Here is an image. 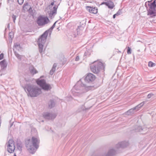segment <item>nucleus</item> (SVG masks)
<instances>
[{"instance_id":"nucleus-3","label":"nucleus","mask_w":156,"mask_h":156,"mask_svg":"<svg viewBox=\"0 0 156 156\" xmlns=\"http://www.w3.org/2000/svg\"><path fill=\"white\" fill-rule=\"evenodd\" d=\"M25 89L28 92V95L31 97H37L42 93L41 89L37 86L30 84L27 85Z\"/></svg>"},{"instance_id":"nucleus-26","label":"nucleus","mask_w":156,"mask_h":156,"mask_svg":"<svg viewBox=\"0 0 156 156\" xmlns=\"http://www.w3.org/2000/svg\"><path fill=\"white\" fill-rule=\"evenodd\" d=\"M14 48L17 50H19L20 48V45L18 44L15 43L14 44Z\"/></svg>"},{"instance_id":"nucleus-40","label":"nucleus","mask_w":156,"mask_h":156,"mask_svg":"<svg viewBox=\"0 0 156 156\" xmlns=\"http://www.w3.org/2000/svg\"><path fill=\"white\" fill-rule=\"evenodd\" d=\"M79 59H80V58H79V56H77L76 58L75 61H78L79 60Z\"/></svg>"},{"instance_id":"nucleus-45","label":"nucleus","mask_w":156,"mask_h":156,"mask_svg":"<svg viewBox=\"0 0 156 156\" xmlns=\"http://www.w3.org/2000/svg\"><path fill=\"white\" fill-rule=\"evenodd\" d=\"M14 50H15V49H14H14H13V51H14Z\"/></svg>"},{"instance_id":"nucleus-34","label":"nucleus","mask_w":156,"mask_h":156,"mask_svg":"<svg viewBox=\"0 0 156 156\" xmlns=\"http://www.w3.org/2000/svg\"><path fill=\"white\" fill-rule=\"evenodd\" d=\"M24 0H18V2L20 5H22L23 2Z\"/></svg>"},{"instance_id":"nucleus-29","label":"nucleus","mask_w":156,"mask_h":156,"mask_svg":"<svg viewBox=\"0 0 156 156\" xmlns=\"http://www.w3.org/2000/svg\"><path fill=\"white\" fill-rule=\"evenodd\" d=\"M154 10H150V11L148 13V15H153L154 14Z\"/></svg>"},{"instance_id":"nucleus-18","label":"nucleus","mask_w":156,"mask_h":156,"mask_svg":"<svg viewBox=\"0 0 156 156\" xmlns=\"http://www.w3.org/2000/svg\"><path fill=\"white\" fill-rule=\"evenodd\" d=\"M0 65H1L2 69H4L6 68L7 66V63L5 60L4 59L0 62Z\"/></svg>"},{"instance_id":"nucleus-28","label":"nucleus","mask_w":156,"mask_h":156,"mask_svg":"<svg viewBox=\"0 0 156 156\" xmlns=\"http://www.w3.org/2000/svg\"><path fill=\"white\" fill-rule=\"evenodd\" d=\"M148 66L150 67H152L155 66L154 64L151 62H149L148 64Z\"/></svg>"},{"instance_id":"nucleus-31","label":"nucleus","mask_w":156,"mask_h":156,"mask_svg":"<svg viewBox=\"0 0 156 156\" xmlns=\"http://www.w3.org/2000/svg\"><path fill=\"white\" fill-rule=\"evenodd\" d=\"M127 52L128 54H131V49L129 47L128 48Z\"/></svg>"},{"instance_id":"nucleus-5","label":"nucleus","mask_w":156,"mask_h":156,"mask_svg":"<svg viewBox=\"0 0 156 156\" xmlns=\"http://www.w3.org/2000/svg\"><path fill=\"white\" fill-rule=\"evenodd\" d=\"M58 6L54 5V1L52 2L51 4L45 9V12L49 18H53L57 13Z\"/></svg>"},{"instance_id":"nucleus-21","label":"nucleus","mask_w":156,"mask_h":156,"mask_svg":"<svg viewBox=\"0 0 156 156\" xmlns=\"http://www.w3.org/2000/svg\"><path fill=\"white\" fill-rule=\"evenodd\" d=\"M49 107L51 108L54 107L55 105V103L53 100H50L48 103Z\"/></svg>"},{"instance_id":"nucleus-23","label":"nucleus","mask_w":156,"mask_h":156,"mask_svg":"<svg viewBox=\"0 0 156 156\" xmlns=\"http://www.w3.org/2000/svg\"><path fill=\"white\" fill-rule=\"evenodd\" d=\"M84 29L83 27L81 26H79L76 29L77 33L80 34L84 30Z\"/></svg>"},{"instance_id":"nucleus-33","label":"nucleus","mask_w":156,"mask_h":156,"mask_svg":"<svg viewBox=\"0 0 156 156\" xmlns=\"http://www.w3.org/2000/svg\"><path fill=\"white\" fill-rule=\"evenodd\" d=\"M12 18L13 22H14V23H15V20H16V16H15V15H13L12 16Z\"/></svg>"},{"instance_id":"nucleus-4","label":"nucleus","mask_w":156,"mask_h":156,"mask_svg":"<svg viewBox=\"0 0 156 156\" xmlns=\"http://www.w3.org/2000/svg\"><path fill=\"white\" fill-rule=\"evenodd\" d=\"M105 65L101 62L95 61L90 66L91 71L95 74L99 73L100 71H104Z\"/></svg>"},{"instance_id":"nucleus-14","label":"nucleus","mask_w":156,"mask_h":156,"mask_svg":"<svg viewBox=\"0 0 156 156\" xmlns=\"http://www.w3.org/2000/svg\"><path fill=\"white\" fill-rule=\"evenodd\" d=\"M117 153V151L114 149H110L106 154L105 156H114Z\"/></svg>"},{"instance_id":"nucleus-30","label":"nucleus","mask_w":156,"mask_h":156,"mask_svg":"<svg viewBox=\"0 0 156 156\" xmlns=\"http://www.w3.org/2000/svg\"><path fill=\"white\" fill-rule=\"evenodd\" d=\"M9 36L12 39L13 37V33H9Z\"/></svg>"},{"instance_id":"nucleus-22","label":"nucleus","mask_w":156,"mask_h":156,"mask_svg":"<svg viewBox=\"0 0 156 156\" xmlns=\"http://www.w3.org/2000/svg\"><path fill=\"white\" fill-rule=\"evenodd\" d=\"M135 110L134 109V108H133L132 109H129L128 110L126 114L128 115H131L133 113L135 112H136Z\"/></svg>"},{"instance_id":"nucleus-1","label":"nucleus","mask_w":156,"mask_h":156,"mask_svg":"<svg viewBox=\"0 0 156 156\" xmlns=\"http://www.w3.org/2000/svg\"><path fill=\"white\" fill-rule=\"evenodd\" d=\"M94 88L93 86H87L83 84L81 81L79 80L74 86L72 92L74 96H79L89 90L93 89Z\"/></svg>"},{"instance_id":"nucleus-39","label":"nucleus","mask_w":156,"mask_h":156,"mask_svg":"<svg viewBox=\"0 0 156 156\" xmlns=\"http://www.w3.org/2000/svg\"><path fill=\"white\" fill-rule=\"evenodd\" d=\"M4 55L3 53H2L0 55V60L2 59L3 58Z\"/></svg>"},{"instance_id":"nucleus-36","label":"nucleus","mask_w":156,"mask_h":156,"mask_svg":"<svg viewBox=\"0 0 156 156\" xmlns=\"http://www.w3.org/2000/svg\"><path fill=\"white\" fill-rule=\"evenodd\" d=\"M17 145L18 149L19 150L21 149L22 147L21 144H20L19 145H18V144H17Z\"/></svg>"},{"instance_id":"nucleus-27","label":"nucleus","mask_w":156,"mask_h":156,"mask_svg":"<svg viewBox=\"0 0 156 156\" xmlns=\"http://www.w3.org/2000/svg\"><path fill=\"white\" fill-rule=\"evenodd\" d=\"M15 54L16 56L18 58L20 59L21 58V56L19 54L17 53L16 51H14Z\"/></svg>"},{"instance_id":"nucleus-43","label":"nucleus","mask_w":156,"mask_h":156,"mask_svg":"<svg viewBox=\"0 0 156 156\" xmlns=\"http://www.w3.org/2000/svg\"><path fill=\"white\" fill-rule=\"evenodd\" d=\"M121 52L120 51H117V53H120Z\"/></svg>"},{"instance_id":"nucleus-25","label":"nucleus","mask_w":156,"mask_h":156,"mask_svg":"<svg viewBox=\"0 0 156 156\" xmlns=\"http://www.w3.org/2000/svg\"><path fill=\"white\" fill-rule=\"evenodd\" d=\"M57 22V21H56L54 23V24H53V25H52V26L48 30H48V33L49 32H50V34H51L52 31V30L55 27V24H56V23Z\"/></svg>"},{"instance_id":"nucleus-6","label":"nucleus","mask_w":156,"mask_h":156,"mask_svg":"<svg viewBox=\"0 0 156 156\" xmlns=\"http://www.w3.org/2000/svg\"><path fill=\"white\" fill-rule=\"evenodd\" d=\"M41 77L37 80V83L44 90L48 91L50 90L51 88L50 85L47 83L44 80L41 79Z\"/></svg>"},{"instance_id":"nucleus-16","label":"nucleus","mask_w":156,"mask_h":156,"mask_svg":"<svg viewBox=\"0 0 156 156\" xmlns=\"http://www.w3.org/2000/svg\"><path fill=\"white\" fill-rule=\"evenodd\" d=\"M147 130L148 129L146 128H142L141 126H138L136 129V131L141 132L142 134H144L145 133L144 132H146Z\"/></svg>"},{"instance_id":"nucleus-7","label":"nucleus","mask_w":156,"mask_h":156,"mask_svg":"<svg viewBox=\"0 0 156 156\" xmlns=\"http://www.w3.org/2000/svg\"><path fill=\"white\" fill-rule=\"evenodd\" d=\"M49 21L47 17L40 16L37 18V23L39 26H43L47 24Z\"/></svg>"},{"instance_id":"nucleus-44","label":"nucleus","mask_w":156,"mask_h":156,"mask_svg":"<svg viewBox=\"0 0 156 156\" xmlns=\"http://www.w3.org/2000/svg\"><path fill=\"white\" fill-rule=\"evenodd\" d=\"M14 156H16L15 154H14Z\"/></svg>"},{"instance_id":"nucleus-9","label":"nucleus","mask_w":156,"mask_h":156,"mask_svg":"<svg viewBox=\"0 0 156 156\" xmlns=\"http://www.w3.org/2000/svg\"><path fill=\"white\" fill-rule=\"evenodd\" d=\"M48 33V30H46L40 36L37 41L38 44H44Z\"/></svg>"},{"instance_id":"nucleus-10","label":"nucleus","mask_w":156,"mask_h":156,"mask_svg":"<svg viewBox=\"0 0 156 156\" xmlns=\"http://www.w3.org/2000/svg\"><path fill=\"white\" fill-rule=\"evenodd\" d=\"M44 117L48 119H53L56 117V115L52 112H45L43 114Z\"/></svg>"},{"instance_id":"nucleus-12","label":"nucleus","mask_w":156,"mask_h":156,"mask_svg":"<svg viewBox=\"0 0 156 156\" xmlns=\"http://www.w3.org/2000/svg\"><path fill=\"white\" fill-rule=\"evenodd\" d=\"M95 79V76L92 73H89L86 76L85 80L87 82L94 81Z\"/></svg>"},{"instance_id":"nucleus-8","label":"nucleus","mask_w":156,"mask_h":156,"mask_svg":"<svg viewBox=\"0 0 156 156\" xmlns=\"http://www.w3.org/2000/svg\"><path fill=\"white\" fill-rule=\"evenodd\" d=\"M7 147V150L9 153H12L14 152L15 146L13 140L10 139L9 140L8 142L6 144Z\"/></svg>"},{"instance_id":"nucleus-42","label":"nucleus","mask_w":156,"mask_h":156,"mask_svg":"<svg viewBox=\"0 0 156 156\" xmlns=\"http://www.w3.org/2000/svg\"><path fill=\"white\" fill-rule=\"evenodd\" d=\"M117 16V14H116V13L115 14H114L113 15V18H115V16Z\"/></svg>"},{"instance_id":"nucleus-41","label":"nucleus","mask_w":156,"mask_h":156,"mask_svg":"<svg viewBox=\"0 0 156 156\" xmlns=\"http://www.w3.org/2000/svg\"><path fill=\"white\" fill-rule=\"evenodd\" d=\"M151 3L152 5H155V6H156V5L155 4V1H154L152 2L151 3Z\"/></svg>"},{"instance_id":"nucleus-20","label":"nucleus","mask_w":156,"mask_h":156,"mask_svg":"<svg viewBox=\"0 0 156 156\" xmlns=\"http://www.w3.org/2000/svg\"><path fill=\"white\" fill-rule=\"evenodd\" d=\"M39 48V51L40 53L42 54L43 51V48L44 44H38Z\"/></svg>"},{"instance_id":"nucleus-37","label":"nucleus","mask_w":156,"mask_h":156,"mask_svg":"<svg viewBox=\"0 0 156 156\" xmlns=\"http://www.w3.org/2000/svg\"><path fill=\"white\" fill-rule=\"evenodd\" d=\"M55 71V70H52V69L50 72V74L51 75H52Z\"/></svg>"},{"instance_id":"nucleus-11","label":"nucleus","mask_w":156,"mask_h":156,"mask_svg":"<svg viewBox=\"0 0 156 156\" xmlns=\"http://www.w3.org/2000/svg\"><path fill=\"white\" fill-rule=\"evenodd\" d=\"M129 144L127 141H124L119 143L116 144L115 146V148L117 149H119L120 148H124L127 147L128 146Z\"/></svg>"},{"instance_id":"nucleus-24","label":"nucleus","mask_w":156,"mask_h":156,"mask_svg":"<svg viewBox=\"0 0 156 156\" xmlns=\"http://www.w3.org/2000/svg\"><path fill=\"white\" fill-rule=\"evenodd\" d=\"M149 8L150 9V10H155V8L156 7V6L154 5H152L150 3L149 4Z\"/></svg>"},{"instance_id":"nucleus-13","label":"nucleus","mask_w":156,"mask_h":156,"mask_svg":"<svg viewBox=\"0 0 156 156\" xmlns=\"http://www.w3.org/2000/svg\"><path fill=\"white\" fill-rule=\"evenodd\" d=\"M87 10L90 13L96 14L98 12V9L96 7H93L90 6H87Z\"/></svg>"},{"instance_id":"nucleus-19","label":"nucleus","mask_w":156,"mask_h":156,"mask_svg":"<svg viewBox=\"0 0 156 156\" xmlns=\"http://www.w3.org/2000/svg\"><path fill=\"white\" fill-rule=\"evenodd\" d=\"M145 104V101H143L139 105H137L136 107L134 108L135 109V111H137L140 109V108L142 107Z\"/></svg>"},{"instance_id":"nucleus-15","label":"nucleus","mask_w":156,"mask_h":156,"mask_svg":"<svg viewBox=\"0 0 156 156\" xmlns=\"http://www.w3.org/2000/svg\"><path fill=\"white\" fill-rule=\"evenodd\" d=\"M102 4H105L110 9H112L115 6L114 3L112 1L107 2H103Z\"/></svg>"},{"instance_id":"nucleus-35","label":"nucleus","mask_w":156,"mask_h":156,"mask_svg":"<svg viewBox=\"0 0 156 156\" xmlns=\"http://www.w3.org/2000/svg\"><path fill=\"white\" fill-rule=\"evenodd\" d=\"M154 95L153 94L151 93L147 95V97L148 98H150L152 96H153Z\"/></svg>"},{"instance_id":"nucleus-32","label":"nucleus","mask_w":156,"mask_h":156,"mask_svg":"<svg viewBox=\"0 0 156 156\" xmlns=\"http://www.w3.org/2000/svg\"><path fill=\"white\" fill-rule=\"evenodd\" d=\"M57 66V64L56 63H55L53 65L52 67V70H55V68Z\"/></svg>"},{"instance_id":"nucleus-2","label":"nucleus","mask_w":156,"mask_h":156,"mask_svg":"<svg viewBox=\"0 0 156 156\" xmlns=\"http://www.w3.org/2000/svg\"><path fill=\"white\" fill-rule=\"evenodd\" d=\"M40 140L37 137L33 136L31 140L28 139L25 141L26 147L29 152L34 154L39 147Z\"/></svg>"},{"instance_id":"nucleus-38","label":"nucleus","mask_w":156,"mask_h":156,"mask_svg":"<svg viewBox=\"0 0 156 156\" xmlns=\"http://www.w3.org/2000/svg\"><path fill=\"white\" fill-rule=\"evenodd\" d=\"M121 13V10H119V11L116 13L117 14V16L119 15Z\"/></svg>"},{"instance_id":"nucleus-17","label":"nucleus","mask_w":156,"mask_h":156,"mask_svg":"<svg viewBox=\"0 0 156 156\" xmlns=\"http://www.w3.org/2000/svg\"><path fill=\"white\" fill-rule=\"evenodd\" d=\"M29 69L30 73L33 75L38 73V71L33 66H30Z\"/></svg>"}]
</instances>
